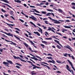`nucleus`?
Here are the masks:
<instances>
[{
	"instance_id": "f257e3e1",
	"label": "nucleus",
	"mask_w": 75,
	"mask_h": 75,
	"mask_svg": "<svg viewBox=\"0 0 75 75\" xmlns=\"http://www.w3.org/2000/svg\"><path fill=\"white\" fill-rule=\"evenodd\" d=\"M48 18H49L50 20H52V21L54 23H55V24H60V22L57 21V20L52 19V18L50 17H48Z\"/></svg>"
},
{
	"instance_id": "f03ea898",
	"label": "nucleus",
	"mask_w": 75,
	"mask_h": 75,
	"mask_svg": "<svg viewBox=\"0 0 75 75\" xmlns=\"http://www.w3.org/2000/svg\"><path fill=\"white\" fill-rule=\"evenodd\" d=\"M27 40H28L29 42H30L31 44L32 45H33V47H34L35 48H37V47H36V46H35V44H34V43H33V41L30 40V39H28V38H26Z\"/></svg>"
},
{
	"instance_id": "7ed1b4c3",
	"label": "nucleus",
	"mask_w": 75,
	"mask_h": 75,
	"mask_svg": "<svg viewBox=\"0 0 75 75\" xmlns=\"http://www.w3.org/2000/svg\"><path fill=\"white\" fill-rule=\"evenodd\" d=\"M5 40L6 41V42H11V43H9V44H11V45H16V43H14V42H13L12 41H10V40H7L6 39H5Z\"/></svg>"
},
{
	"instance_id": "20e7f679",
	"label": "nucleus",
	"mask_w": 75,
	"mask_h": 75,
	"mask_svg": "<svg viewBox=\"0 0 75 75\" xmlns=\"http://www.w3.org/2000/svg\"><path fill=\"white\" fill-rule=\"evenodd\" d=\"M5 40L6 41V42H11V43H9V44H11V45H16V43H14V42H13L12 41H10V40H7L6 39H5Z\"/></svg>"
},
{
	"instance_id": "39448f33",
	"label": "nucleus",
	"mask_w": 75,
	"mask_h": 75,
	"mask_svg": "<svg viewBox=\"0 0 75 75\" xmlns=\"http://www.w3.org/2000/svg\"><path fill=\"white\" fill-rule=\"evenodd\" d=\"M29 17L30 18H31V19L35 21H36L37 20V19L33 16H31V17L29 16Z\"/></svg>"
},
{
	"instance_id": "423d86ee",
	"label": "nucleus",
	"mask_w": 75,
	"mask_h": 75,
	"mask_svg": "<svg viewBox=\"0 0 75 75\" xmlns=\"http://www.w3.org/2000/svg\"><path fill=\"white\" fill-rule=\"evenodd\" d=\"M67 61H68V62H69V64L71 66L72 69H73V70H74V71H75V69L74 68V67H73V65H72V62H71V61H69V60L68 59H67Z\"/></svg>"
},
{
	"instance_id": "0eeeda50",
	"label": "nucleus",
	"mask_w": 75,
	"mask_h": 75,
	"mask_svg": "<svg viewBox=\"0 0 75 75\" xmlns=\"http://www.w3.org/2000/svg\"><path fill=\"white\" fill-rule=\"evenodd\" d=\"M67 61H68V62H69V64L71 66L72 69H73V70H74V71H75V69L74 68V67H73V65H72V62H71V61H69V60L68 59H67Z\"/></svg>"
},
{
	"instance_id": "6e6552de",
	"label": "nucleus",
	"mask_w": 75,
	"mask_h": 75,
	"mask_svg": "<svg viewBox=\"0 0 75 75\" xmlns=\"http://www.w3.org/2000/svg\"><path fill=\"white\" fill-rule=\"evenodd\" d=\"M65 47L66 48H67L68 49H69V50L71 51V52H73V51L72 50V48H71V47H70V46L68 45H67V46H65Z\"/></svg>"
},
{
	"instance_id": "1a4fd4ad",
	"label": "nucleus",
	"mask_w": 75,
	"mask_h": 75,
	"mask_svg": "<svg viewBox=\"0 0 75 75\" xmlns=\"http://www.w3.org/2000/svg\"><path fill=\"white\" fill-rule=\"evenodd\" d=\"M4 23H5V24H7V25H8V26H9V27H10V28H13V27H12V26H14V25H13V24H9L7 23H6V22H4Z\"/></svg>"
},
{
	"instance_id": "9d476101",
	"label": "nucleus",
	"mask_w": 75,
	"mask_h": 75,
	"mask_svg": "<svg viewBox=\"0 0 75 75\" xmlns=\"http://www.w3.org/2000/svg\"><path fill=\"white\" fill-rule=\"evenodd\" d=\"M27 57H28V58H31V59H34V60H35V61H38V59H37V58H36L35 57H30V56L27 55Z\"/></svg>"
},
{
	"instance_id": "9b49d317",
	"label": "nucleus",
	"mask_w": 75,
	"mask_h": 75,
	"mask_svg": "<svg viewBox=\"0 0 75 75\" xmlns=\"http://www.w3.org/2000/svg\"><path fill=\"white\" fill-rule=\"evenodd\" d=\"M3 64H4L6 66V67H9V66H8V65H9V63H8V62H3Z\"/></svg>"
},
{
	"instance_id": "f8f14e48",
	"label": "nucleus",
	"mask_w": 75,
	"mask_h": 75,
	"mask_svg": "<svg viewBox=\"0 0 75 75\" xmlns=\"http://www.w3.org/2000/svg\"><path fill=\"white\" fill-rule=\"evenodd\" d=\"M66 68L68 70V71H69V72H71V68H69L68 65H66Z\"/></svg>"
},
{
	"instance_id": "ddd939ff",
	"label": "nucleus",
	"mask_w": 75,
	"mask_h": 75,
	"mask_svg": "<svg viewBox=\"0 0 75 75\" xmlns=\"http://www.w3.org/2000/svg\"><path fill=\"white\" fill-rule=\"evenodd\" d=\"M52 61H51V60H50L49 61H47V62H50L51 63H53V64H55V61H54V60L52 59Z\"/></svg>"
},
{
	"instance_id": "4468645a",
	"label": "nucleus",
	"mask_w": 75,
	"mask_h": 75,
	"mask_svg": "<svg viewBox=\"0 0 75 75\" xmlns=\"http://www.w3.org/2000/svg\"><path fill=\"white\" fill-rule=\"evenodd\" d=\"M29 50H30V51L31 52H35V53H37V51H33L32 50V49L31 47H29Z\"/></svg>"
},
{
	"instance_id": "2eb2a0df",
	"label": "nucleus",
	"mask_w": 75,
	"mask_h": 75,
	"mask_svg": "<svg viewBox=\"0 0 75 75\" xmlns=\"http://www.w3.org/2000/svg\"><path fill=\"white\" fill-rule=\"evenodd\" d=\"M2 4H4V5H6V6H8V7H9V8H12V9L13 8H12V7L10 6V5H8V4H4V3H2Z\"/></svg>"
},
{
	"instance_id": "dca6fc26",
	"label": "nucleus",
	"mask_w": 75,
	"mask_h": 75,
	"mask_svg": "<svg viewBox=\"0 0 75 75\" xmlns=\"http://www.w3.org/2000/svg\"><path fill=\"white\" fill-rule=\"evenodd\" d=\"M54 41L55 42H57V44H59V45H60V46L62 47V45H61L60 44H59V41H58L57 40H54Z\"/></svg>"
},
{
	"instance_id": "f3484780",
	"label": "nucleus",
	"mask_w": 75,
	"mask_h": 75,
	"mask_svg": "<svg viewBox=\"0 0 75 75\" xmlns=\"http://www.w3.org/2000/svg\"><path fill=\"white\" fill-rule=\"evenodd\" d=\"M6 61L8 62V63L10 64H13L12 61L11 60H8L7 59H6Z\"/></svg>"
},
{
	"instance_id": "a211bd4d",
	"label": "nucleus",
	"mask_w": 75,
	"mask_h": 75,
	"mask_svg": "<svg viewBox=\"0 0 75 75\" xmlns=\"http://www.w3.org/2000/svg\"><path fill=\"white\" fill-rule=\"evenodd\" d=\"M41 65H43V66H45V67H47V68L48 69H50V67L47 65H45V64H41Z\"/></svg>"
},
{
	"instance_id": "6ab92c4d",
	"label": "nucleus",
	"mask_w": 75,
	"mask_h": 75,
	"mask_svg": "<svg viewBox=\"0 0 75 75\" xmlns=\"http://www.w3.org/2000/svg\"><path fill=\"white\" fill-rule=\"evenodd\" d=\"M9 13L10 15L13 16H14V12L13 11H11L9 12Z\"/></svg>"
},
{
	"instance_id": "aec40b11",
	"label": "nucleus",
	"mask_w": 75,
	"mask_h": 75,
	"mask_svg": "<svg viewBox=\"0 0 75 75\" xmlns=\"http://www.w3.org/2000/svg\"><path fill=\"white\" fill-rule=\"evenodd\" d=\"M42 5H44V3H40V4H36L37 6H40V7H42V6L41 5H42Z\"/></svg>"
},
{
	"instance_id": "412c9836",
	"label": "nucleus",
	"mask_w": 75,
	"mask_h": 75,
	"mask_svg": "<svg viewBox=\"0 0 75 75\" xmlns=\"http://www.w3.org/2000/svg\"><path fill=\"white\" fill-rule=\"evenodd\" d=\"M17 58H19V59L20 60H21V61H22L23 62H27L26 61L24 60L23 59H21V58L19 57H17Z\"/></svg>"
},
{
	"instance_id": "4be33fe9",
	"label": "nucleus",
	"mask_w": 75,
	"mask_h": 75,
	"mask_svg": "<svg viewBox=\"0 0 75 75\" xmlns=\"http://www.w3.org/2000/svg\"><path fill=\"white\" fill-rule=\"evenodd\" d=\"M32 10H34L35 12L36 13H40V12L36 10V9H34V8H32Z\"/></svg>"
},
{
	"instance_id": "5701e85b",
	"label": "nucleus",
	"mask_w": 75,
	"mask_h": 75,
	"mask_svg": "<svg viewBox=\"0 0 75 75\" xmlns=\"http://www.w3.org/2000/svg\"><path fill=\"white\" fill-rule=\"evenodd\" d=\"M45 23L46 24H49L50 25H52V24H51V23H48V21H45Z\"/></svg>"
},
{
	"instance_id": "b1692460",
	"label": "nucleus",
	"mask_w": 75,
	"mask_h": 75,
	"mask_svg": "<svg viewBox=\"0 0 75 75\" xmlns=\"http://www.w3.org/2000/svg\"><path fill=\"white\" fill-rule=\"evenodd\" d=\"M1 1H3L4 2H5V3H8V4H9V2L7 0H0Z\"/></svg>"
},
{
	"instance_id": "393cba45",
	"label": "nucleus",
	"mask_w": 75,
	"mask_h": 75,
	"mask_svg": "<svg viewBox=\"0 0 75 75\" xmlns=\"http://www.w3.org/2000/svg\"><path fill=\"white\" fill-rule=\"evenodd\" d=\"M64 27L66 28H70V29H71V27L67 26L64 25Z\"/></svg>"
},
{
	"instance_id": "a878e982",
	"label": "nucleus",
	"mask_w": 75,
	"mask_h": 75,
	"mask_svg": "<svg viewBox=\"0 0 75 75\" xmlns=\"http://www.w3.org/2000/svg\"><path fill=\"white\" fill-rule=\"evenodd\" d=\"M26 61H27V62H29V63H30V64H31V65H32V66H33V65H34V64H33V62H31L30 61H28V60H26Z\"/></svg>"
},
{
	"instance_id": "bb28decb",
	"label": "nucleus",
	"mask_w": 75,
	"mask_h": 75,
	"mask_svg": "<svg viewBox=\"0 0 75 75\" xmlns=\"http://www.w3.org/2000/svg\"><path fill=\"white\" fill-rule=\"evenodd\" d=\"M35 15H36L37 16H42V15H40L36 13H33Z\"/></svg>"
},
{
	"instance_id": "cd10ccee",
	"label": "nucleus",
	"mask_w": 75,
	"mask_h": 75,
	"mask_svg": "<svg viewBox=\"0 0 75 75\" xmlns=\"http://www.w3.org/2000/svg\"><path fill=\"white\" fill-rule=\"evenodd\" d=\"M23 44H24V45H25V46L26 47H28V44H27L26 43H23Z\"/></svg>"
},
{
	"instance_id": "c85d7f7f",
	"label": "nucleus",
	"mask_w": 75,
	"mask_h": 75,
	"mask_svg": "<svg viewBox=\"0 0 75 75\" xmlns=\"http://www.w3.org/2000/svg\"><path fill=\"white\" fill-rule=\"evenodd\" d=\"M14 37H16V38H17L18 39V40H19L20 41H21V40H20V39L19 38H18V37L16 36L15 35H14Z\"/></svg>"
},
{
	"instance_id": "c756f323",
	"label": "nucleus",
	"mask_w": 75,
	"mask_h": 75,
	"mask_svg": "<svg viewBox=\"0 0 75 75\" xmlns=\"http://www.w3.org/2000/svg\"><path fill=\"white\" fill-rule=\"evenodd\" d=\"M62 32L63 33H65V31H68V30L67 29H62Z\"/></svg>"
},
{
	"instance_id": "7c9ffc66",
	"label": "nucleus",
	"mask_w": 75,
	"mask_h": 75,
	"mask_svg": "<svg viewBox=\"0 0 75 75\" xmlns=\"http://www.w3.org/2000/svg\"><path fill=\"white\" fill-rule=\"evenodd\" d=\"M56 62H57V63H58L59 64H61V63H62V62H61V61L56 60Z\"/></svg>"
},
{
	"instance_id": "2f4dec72",
	"label": "nucleus",
	"mask_w": 75,
	"mask_h": 75,
	"mask_svg": "<svg viewBox=\"0 0 75 75\" xmlns=\"http://www.w3.org/2000/svg\"><path fill=\"white\" fill-rule=\"evenodd\" d=\"M58 11L60 13H62L63 12V11H62V10H61L60 9H59L58 10Z\"/></svg>"
},
{
	"instance_id": "473e14b6",
	"label": "nucleus",
	"mask_w": 75,
	"mask_h": 75,
	"mask_svg": "<svg viewBox=\"0 0 75 75\" xmlns=\"http://www.w3.org/2000/svg\"><path fill=\"white\" fill-rule=\"evenodd\" d=\"M42 42L44 44H45L46 45H47V42L45 41H42Z\"/></svg>"
},
{
	"instance_id": "72a5a7b5",
	"label": "nucleus",
	"mask_w": 75,
	"mask_h": 75,
	"mask_svg": "<svg viewBox=\"0 0 75 75\" xmlns=\"http://www.w3.org/2000/svg\"><path fill=\"white\" fill-rule=\"evenodd\" d=\"M51 13H47V14H46L45 16H50V15H51Z\"/></svg>"
},
{
	"instance_id": "f704fd0d",
	"label": "nucleus",
	"mask_w": 75,
	"mask_h": 75,
	"mask_svg": "<svg viewBox=\"0 0 75 75\" xmlns=\"http://www.w3.org/2000/svg\"><path fill=\"white\" fill-rule=\"evenodd\" d=\"M37 27L39 28V30H40V31H41V34H42V30L41 29V28H40L38 26Z\"/></svg>"
},
{
	"instance_id": "c9c22d12",
	"label": "nucleus",
	"mask_w": 75,
	"mask_h": 75,
	"mask_svg": "<svg viewBox=\"0 0 75 75\" xmlns=\"http://www.w3.org/2000/svg\"><path fill=\"white\" fill-rule=\"evenodd\" d=\"M30 23L31 24H32V25H34V27H36V25H35L32 22H30Z\"/></svg>"
},
{
	"instance_id": "e433bc0d",
	"label": "nucleus",
	"mask_w": 75,
	"mask_h": 75,
	"mask_svg": "<svg viewBox=\"0 0 75 75\" xmlns=\"http://www.w3.org/2000/svg\"><path fill=\"white\" fill-rule=\"evenodd\" d=\"M26 32H27V33H29L28 35H31V33H30V32H28V31L26 30Z\"/></svg>"
},
{
	"instance_id": "4c0bfd02",
	"label": "nucleus",
	"mask_w": 75,
	"mask_h": 75,
	"mask_svg": "<svg viewBox=\"0 0 75 75\" xmlns=\"http://www.w3.org/2000/svg\"><path fill=\"white\" fill-rule=\"evenodd\" d=\"M47 11H51V12H53L54 11L53 10H51V9H47Z\"/></svg>"
},
{
	"instance_id": "58836bf2",
	"label": "nucleus",
	"mask_w": 75,
	"mask_h": 75,
	"mask_svg": "<svg viewBox=\"0 0 75 75\" xmlns=\"http://www.w3.org/2000/svg\"><path fill=\"white\" fill-rule=\"evenodd\" d=\"M33 67H33V69H35V68H37V66H35V65H33Z\"/></svg>"
},
{
	"instance_id": "ea45409f",
	"label": "nucleus",
	"mask_w": 75,
	"mask_h": 75,
	"mask_svg": "<svg viewBox=\"0 0 75 75\" xmlns=\"http://www.w3.org/2000/svg\"><path fill=\"white\" fill-rule=\"evenodd\" d=\"M68 55V54L67 53H65V54H63L64 56V57H67V55Z\"/></svg>"
},
{
	"instance_id": "a19ab883",
	"label": "nucleus",
	"mask_w": 75,
	"mask_h": 75,
	"mask_svg": "<svg viewBox=\"0 0 75 75\" xmlns=\"http://www.w3.org/2000/svg\"><path fill=\"white\" fill-rule=\"evenodd\" d=\"M47 59H52V58L51 57H47Z\"/></svg>"
},
{
	"instance_id": "79ce46f5",
	"label": "nucleus",
	"mask_w": 75,
	"mask_h": 75,
	"mask_svg": "<svg viewBox=\"0 0 75 75\" xmlns=\"http://www.w3.org/2000/svg\"><path fill=\"white\" fill-rule=\"evenodd\" d=\"M45 39L46 40H52V38H46Z\"/></svg>"
},
{
	"instance_id": "37998d69",
	"label": "nucleus",
	"mask_w": 75,
	"mask_h": 75,
	"mask_svg": "<svg viewBox=\"0 0 75 75\" xmlns=\"http://www.w3.org/2000/svg\"><path fill=\"white\" fill-rule=\"evenodd\" d=\"M40 45L41 47H42L43 48H44V47H45V45H44L42 44H40Z\"/></svg>"
},
{
	"instance_id": "c03bdc74",
	"label": "nucleus",
	"mask_w": 75,
	"mask_h": 75,
	"mask_svg": "<svg viewBox=\"0 0 75 75\" xmlns=\"http://www.w3.org/2000/svg\"><path fill=\"white\" fill-rule=\"evenodd\" d=\"M56 34H58L59 35H61V36H62V34H61V33L56 32Z\"/></svg>"
},
{
	"instance_id": "a18cd8bd",
	"label": "nucleus",
	"mask_w": 75,
	"mask_h": 75,
	"mask_svg": "<svg viewBox=\"0 0 75 75\" xmlns=\"http://www.w3.org/2000/svg\"><path fill=\"white\" fill-rule=\"evenodd\" d=\"M57 47L58 48H59V49H61V47H60V46H59V45H57Z\"/></svg>"
},
{
	"instance_id": "49530a36",
	"label": "nucleus",
	"mask_w": 75,
	"mask_h": 75,
	"mask_svg": "<svg viewBox=\"0 0 75 75\" xmlns=\"http://www.w3.org/2000/svg\"><path fill=\"white\" fill-rule=\"evenodd\" d=\"M49 29H48V31H51L52 30V28L49 27H48Z\"/></svg>"
},
{
	"instance_id": "de8ad7c7",
	"label": "nucleus",
	"mask_w": 75,
	"mask_h": 75,
	"mask_svg": "<svg viewBox=\"0 0 75 75\" xmlns=\"http://www.w3.org/2000/svg\"><path fill=\"white\" fill-rule=\"evenodd\" d=\"M1 11L2 12H3V13H6V11L5 10H4V9H1Z\"/></svg>"
},
{
	"instance_id": "09e8293b",
	"label": "nucleus",
	"mask_w": 75,
	"mask_h": 75,
	"mask_svg": "<svg viewBox=\"0 0 75 75\" xmlns=\"http://www.w3.org/2000/svg\"><path fill=\"white\" fill-rule=\"evenodd\" d=\"M42 13V14H46V12H45V11H42L41 12Z\"/></svg>"
},
{
	"instance_id": "8fccbe9b",
	"label": "nucleus",
	"mask_w": 75,
	"mask_h": 75,
	"mask_svg": "<svg viewBox=\"0 0 75 75\" xmlns=\"http://www.w3.org/2000/svg\"><path fill=\"white\" fill-rule=\"evenodd\" d=\"M40 63H42V64H46V65H48V64L45 62H40Z\"/></svg>"
},
{
	"instance_id": "3c124183",
	"label": "nucleus",
	"mask_w": 75,
	"mask_h": 75,
	"mask_svg": "<svg viewBox=\"0 0 75 75\" xmlns=\"http://www.w3.org/2000/svg\"><path fill=\"white\" fill-rule=\"evenodd\" d=\"M30 73H31V74H32L31 75H36V74H37L35 73H34L33 72H31Z\"/></svg>"
},
{
	"instance_id": "603ef678",
	"label": "nucleus",
	"mask_w": 75,
	"mask_h": 75,
	"mask_svg": "<svg viewBox=\"0 0 75 75\" xmlns=\"http://www.w3.org/2000/svg\"><path fill=\"white\" fill-rule=\"evenodd\" d=\"M35 57H36V58H39V59H40L41 60H42V59L41 58L39 57V56H35Z\"/></svg>"
},
{
	"instance_id": "864d4df0",
	"label": "nucleus",
	"mask_w": 75,
	"mask_h": 75,
	"mask_svg": "<svg viewBox=\"0 0 75 75\" xmlns=\"http://www.w3.org/2000/svg\"><path fill=\"white\" fill-rule=\"evenodd\" d=\"M71 71L72 72V75H75V74H74V71H73V70H71Z\"/></svg>"
},
{
	"instance_id": "5fc2aeb1",
	"label": "nucleus",
	"mask_w": 75,
	"mask_h": 75,
	"mask_svg": "<svg viewBox=\"0 0 75 75\" xmlns=\"http://www.w3.org/2000/svg\"><path fill=\"white\" fill-rule=\"evenodd\" d=\"M56 72L58 73L59 74H61V72L58 70L57 71H56Z\"/></svg>"
},
{
	"instance_id": "6e6d98bb",
	"label": "nucleus",
	"mask_w": 75,
	"mask_h": 75,
	"mask_svg": "<svg viewBox=\"0 0 75 75\" xmlns=\"http://www.w3.org/2000/svg\"><path fill=\"white\" fill-rule=\"evenodd\" d=\"M21 1L17 0V3H21Z\"/></svg>"
},
{
	"instance_id": "4d7b16f0",
	"label": "nucleus",
	"mask_w": 75,
	"mask_h": 75,
	"mask_svg": "<svg viewBox=\"0 0 75 75\" xmlns=\"http://www.w3.org/2000/svg\"><path fill=\"white\" fill-rule=\"evenodd\" d=\"M16 68H18V69H20V67L18 66H16Z\"/></svg>"
},
{
	"instance_id": "13d9d810",
	"label": "nucleus",
	"mask_w": 75,
	"mask_h": 75,
	"mask_svg": "<svg viewBox=\"0 0 75 75\" xmlns=\"http://www.w3.org/2000/svg\"><path fill=\"white\" fill-rule=\"evenodd\" d=\"M19 20L20 21H21V22H22V23H24V21L21 19H19Z\"/></svg>"
},
{
	"instance_id": "bf43d9fd",
	"label": "nucleus",
	"mask_w": 75,
	"mask_h": 75,
	"mask_svg": "<svg viewBox=\"0 0 75 75\" xmlns=\"http://www.w3.org/2000/svg\"><path fill=\"white\" fill-rule=\"evenodd\" d=\"M30 60V61H32V62H33V63H34V64H35V62H34V61H33V60L32 59H29Z\"/></svg>"
},
{
	"instance_id": "052dcab7",
	"label": "nucleus",
	"mask_w": 75,
	"mask_h": 75,
	"mask_svg": "<svg viewBox=\"0 0 75 75\" xmlns=\"http://www.w3.org/2000/svg\"><path fill=\"white\" fill-rule=\"evenodd\" d=\"M15 29H16V30H17L18 31H20V30L19 29L17 28H15Z\"/></svg>"
},
{
	"instance_id": "680f3d73",
	"label": "nucleus",
	"mask_w": 75,
	"mask_h": 75,
	"mask_svg": "<svg viewBox=\"0 0 75 75\" xmlns=\"http://www.w3.org/2000/svg\"><path fill=\"white\" fill-rule=\"evenodd\" d=\"M13 58H14L15 59H18L17 58V57H16V56L14 55L13 56Z\"/></svg>"
},
{
	"instance_id": "e2e57ef3",
	"label": "nucleus",
	"mask_w": 75,
	"mask_h": 75,
	"mask_svg": "<svg viewBox=\"0 0 75 75\" xmlns=\"http://www.w3.org/2000/svg\"><path fill=\"white\" fill-rule=\"evenodd\" d=\"M71 4L73 5V6H75V3L74 2H72Z\"/></svg>"
},
{
	"instance_id": "0e129e2a",
	"label": "nucleus",
	"mask_w": 75,
	"mask_h": 75,
	"mask_svg": "<svg viewBox=\"0 0 75 75\" xmlns=\"http://www.w3.org/2000/svg\"><path fill=\"white\" fill-rule=\"evenodd\" d=\"M42 27H43L44 29H46V28H47V27H46V26L44 27V25H42Z\"/></svg>"
},
{
	"instance_id": "69168bd1",
	"label": "nucleus",
	"mask_w": 75,
	"mask_h": 75,
	"mask_svg": "<svg viewBox=\"0 0 75 75\" xmlns=\"http://www.w3.org/2000/svg\"><path fill=\"white\" fill-rule=\"evenodd\" d=\"M65 21L66 22H67L68 23H69V22H70V21H69V20H66Z\"/></svg>"
},
{
	"instance_id": "338daca9",
	"label": "nucleus",
	"mask_w": 75,
	"mask_h": 75,
	"mask_svg": "<svg viewBox=\"0 0 75 75\" xmlns=\"http://www.w3.org/2000/svg\"><path fill=\"white\" fill-rule=\"evenodd\" d=\"M10 17H11V18H12L13 19V20H15V18H14V17L11 16Z\"/></svg>"
},
{
	"instance_id": "774afa93",
	"label": "nucleus",
	"mask_w": 75,
	"mask_h": 75,
	"mask_svg": "<svg viewBox=\"0 0 75 75\" xmlns=\"http://www.w3.org/2000/svg\"><path fill=\"white\" fill-rule=\"evenodd\" d=\"M8 16V14H5L4 15V16H5V17H6L7 18V16Z\"/></svg>"
}]
</instances>
